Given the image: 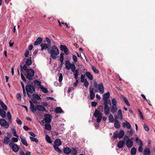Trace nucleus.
<instances>
[{
	"instance_id": "nucleus-24",
	"label": "nucleus",
	"mask_w": 155,
	"mask_h": 155,
	"mask_svg": "<svg viewBox=\"0 0 155 155\" xmlns=\"http://www.w3.org/2000/svg\"><path fill=\"white\" fill-rule=\"evenodd\" d=\"M124 142L123 140L120 141L118 143L117 147L119 148H122L124 145Z\"/></svg>"
},
{
	"instance_id": "nucleus-32",
	"label": "nucleus",
	"mask_w": 155,
	"mask_h": 155,
	"mask_svg": "<svg viewBox=\"0 0 155 155\" xmlns=\"http://www.w3.org/2000/svg\"><path fill=\"white\" fill-rule=\"evenodd\" d=\"M21 84L22 86V87L23 89V94L25 97L26 96V93L25 90V86L23 83L22 82H21Z\"/></svg>"
},
{
	"instance_id": "nucleus-33",
	"label": "nucleus",
	"mask_w": 155,
	"mask_h": 155,
	"mask_svg": "<svg viewBox=\"0 0 155 155\" xmlns=\"http://www.w3.org/2000/svg\"><path fill=\"white\" fill-rule=\"evenodd\" d=\"M45 128L46 129L50 130L51 129V126L49 123H46L45 125Z\"/></svg>"
},
{
	"instance_id": "nucleus-49",
	"label": "nucleus",
	"mask_w": 155,
	"mask_h": 155,
	"mask_svg": "<svg viewBox=\"0 0 155 155\" xmlns=\"http://www.w3.org/2000/svg\"><path fill=\"white\" fill-rule=\"evenodd\" d=\"M92 70L94 72V73H95L96 74H98L99 73V71L96 68H95L94 66H92Z\"/></svg>"
},
{
	"instance_id": "nucleus-42",
	"label": "nucleus",
	"mask_w": 155,
	"mask_h": 155,
	"mask_svg": "<svg viewBox=\"0 0 155 155\" xmlns=\"http://www.w3.org/2000/svg\"><path fill=\"white\" fill-rule=\"evenodd\" d=\"M25 63L27 66H30L32 64V61L31 59L28 58L26 61Z\"/></svg>"
},
{
	"instance_id": "nucleus-45",
	"label": "nucleus",
	"mask_w": 155,
	"mask_h": 155,
	"mask_svg": "<svg viewBox=\"0 0 155 155\" xmlns=\"http://www.w3.org/2000/svg\"><path fill=\"white\" fill-rule=\"evenodd\" d=\"M71 154L73 155H76L77 153V150H76L74 148H72L71 149Z\"/></svg>"
},
{
	"instance_id": "nucleus-20",
	"label": "nucleus",
	"mask_w": 155,
	"mask_h": 155,
	"mask_svg": "<svg viewBox=\"0 0 155 155\" xmlns=\"http://www.w3.org/2000/svg\"><path fill=\"white\" fill-rule=\"evenodd\" d=\"M114 126L116 128H119L120 127V123L116 119H115L114 122Z\"/></svg>"
},
{
	"instance_id": "nucleus-54",
	"label": "nucleus",
	"mask_w": 155,
	"mask_h": 155,
	"mask_svg": "<svg viewBox=\"0 0 155 155\" xmlns=\"http://www.w3.org/2000/svg\"><path fill=\"white\" fill-rule=\"evenodd\" d=\"M7 117L8 119L10 121H11V115L10 112H8L7 114Z\"/></svg>"
},
{
	"instance_id": "nucleus-26",
	"label": "nucleus",
	"mask_w": 155,
	"mask_h": 155,
	"mask_svg": "<svg viewBox=\"0 0 155 155\" xmlns=\"http://www.w3.org/2000/svg\"><path fill=\"white\" fill-rule=\"evenodd\" d=\"M0 114L3 118H5L6 117V112L2 109H0Z\"/></svg>"
},
{
	"instance_id": "nucleus-2",
	"label": "nucleus",
	"mask_w": 155,
	"mask_h": 155,
	"mask_svg": "<svg viewBox=\"0 0 155 155\" xmlns=\"http://www.w3.org/2000/svg\"><path fill=\"white\" fill-rule=\"evenodd\" d=\"M27 85L25 86V89L27 93H29L30 94H32L35 91V86L32 84H27Z\"/></svg>"
},
{
	"instance_id": "nucleus-64",
	"label": "nucleus",
	"mask_w": 155,
	"mask_h": 155,
	"mask_svg": "<svg viewBox=\"0 0 155 155\" xmlns=\"http://www.w3.org/2000/svg\"><path fill=\"white\" fill-rule=\"evenodd\" d=\"M17 99L18 100L20 101L21 98V96L20 94H17Z\"/></svg>"
},
{
	"instance_id": "nucleus-17",
	"label": "nucleus",
	"mask_w": 155,
	"mask_h": 155,
	"mask_svg": "<svg viewBox=\"0 0 155 155\" xmlns=\"http://www.w3.org/2000/svg\"><path fill=\"white\" fill-rule=\"evenodd\" d=\"M117 110V106H112L110 108V111L113 114L116 113Z\"/></svg>"
},
{
	"instance_id": "nucleus-55",
	"label": "nucleus",
	"mask_w": 155,
	"mask_h": 155,
	"mask_svg": "<svg viewBox=\"0 0 155 155\" xmlns=\"http://www.w3.org/2000/svg\"><path fill=\"white\" fill-rule=\"evenodd\" d=\"M143 145H140L138 148V150L140 152H142L143 150V148L142 147Z\"/></svg>"
},
{
	"instance_id": "nucleus-59",
	"label": "nucleus",
	"mask_w": 155,
	"mask_h": 155,
	"mask_svg": "<svg viewBox=\"0 0 155 155\" xmlns=\"http://www.w3.org/2000/svg\"><path fill=\"white\" fill-rule=\"evenodd\" d=\"M84 86L86 87H87L89 85L88 82L87 81V80H85V81H84Z\"/></svg>"
},
{
	"instance_id": "nucleus-22",
	"label": "nucleus",
	"mask_w": 155,
	"mask_h": 155,
	"mask_svg": "<svg viewBox=\"0 0 155 155\" xmlns=\"http://www.w3.org/2000/svg\"><path fill=\"white\" fill-rule=\"evenodd\" d=\"M54 143L56 146H59L61 144V141L60 139H57L55 140Z\"/></svg>"
},
{
	"instance_id": "nucleus-19",
	"label": "nucleus",
	"mask_w": 155,
	"mask_h": 155,
	"mask_svg": "<svg viewBox=\"0 0 155 155\" xmlns=\"http://www.w3.org/2000/svg\"><path fill=\"white\" fill-rule=\"evenodd\" d=\"M42 39L41 38L39 37L36 39V41L34 43L35 45H37L40 44L42 41Z\"/></svg>"
},
{
	"instance_id": "nucleus-23",
	"label": "nucleus",
	"mask_w": 155,
	"mask_h": 155,
	"mask_svg": "<svg viewBox=\"0 0 155 155\" xmlns=\"http://www.w3.org/2000/svg\"><path fill=\"white\" fill-rule=\"evenodd\" d=\"M37 109L40 111H45L46 110L45 107L41 105H37Z\"/></svg>"
},
{
	"instance_id": "nucleus-6",
	"label": "nucleus",
	"mask_w": 155,
	"mask_h": 155,
	"mask_svg": "<svg viewBox=\"0 0 155 155\" xmlns=\"http://www.w3.org/2000/svg\"><path fill=\"white\" fill-rule=\"evenodd\" d=\"M73 66L75 67V64L73 63H71L69 60H67L65 62V67L67 69L69 70L73 69Z\"/></svg>"
},
{
	"instance_id": "nucleus-7",
	"label": "nucleus",
	"mask_w": 155,
	"mask_h": 155,
	"mask_svg": "<svg viewBox=\"0 0 155 155\" xmlns=\"http://www.w3.org/2000/svg\"><path fill=\"white\" fill-rule=\"evenodd\" d=\"M0 124L1 126L4 127L5 128H8L9 127V124L8 122L4 119H0Z\"/></svg>"
},
{
	"instance_id": "nucleus-15",
	"label": "nucleus",
	"mask_w": 155,
	"mask_h": 155,
	"mask_svg": "<svg viewBox=\"0 0 155 155\" xmlns=\"http://www.w3.org/2000/svg\"><path fill=\"white\" fill-rule=\"evenodd\" d=\"M63 151L64 153L67 155H68L71 152V149L68 147H64Z\"/></svg>"
},
{
	"instance_id": "nucleus-31",
	"label": "nucleus",
	"mask_w": 155,
	"mask_h": 155,
	"mask_svg": "<svg viewBox=\"0 0 155 155\" xmlns=\"http://www.w3.org/2000/svg\"><path fill=\"white\" fill-rule=\"evenodd\" d=\"M121 97L123 99L124 102L128 106H130V105L127 99L122 95H121Z\"/></svg>"
},
{
	"instance_id": "nucleus-38",
	"label": "nucleus",
	"mask_w": 155,
	"mask_h": 155,
	"mask_svg": "<svg viewBox=\"0 0 155 155\" xmlns=\"http://www.w3.org/2000/svg\"><path fill=\"white\" fill-rule=\"evenodd\" d=\"M20 67L21 71V72H23V70L25 71H27V70L28 69H27V67L25 64L23 66H22V65H20Z\"/></svg>"
},
{
	"instance_id": "nucleus-18",
	"label": "nucleus",
	"mask_w": 155,
	"mask_h": 155,
	"mask_svg": "<svg viewBox=\"0 0 155 155\" xmlns=\"http://www.w3.org/2000/svg\"><path fill=\"white\" fill-rule=\"evenodd\" d=\"M110 110V108L108 106H104V113L106 115L109 114Z\"/></svg>"
},
{
	"instance_id": "nucleus-51",
	"label": "nucleus",
	"mask_w": 155,
	"mask_h": 155,
	"mask_svg": "<svg viewBox=\"0 0 155 155\" xmlns=\"http://www.w3.org/2000/svg\"><path fill=\"white\" fill-rule=\"evenodd\" d=\"M63 53H61L60 54V61L61 62V64L63 62L64 57L63 56Z\"/></svg>"
},
{
	"instance_id": "nucleus-28",
	"label": "nucleus",
	"mask_w": 155,
	"mask_h": 155,
	"mask_svg": "<svg viewBox=\"0 0 155 155\" xmlns=\"http://www.w3.org/2000/svg\"><path fill=\"white\" fill-rule=\"evenodd\" d=\"M86 76L90 80H92L93 79V77L91 74L89 72H87L85 73Z\"/></svg>"
},
{
	"instance_id": "nucleus-21",
	"label": "nucleus",
	"mask_w": 155,
	"mask_h": 155,
	"mask_svg": "<svg viewBox=\"0 0 155 155\" xmlns=\"http://www.w3.org/2000/svg\"><path fill=\"white\" fill-rule=\"evenodd\" d=\"M122 125L124 127H125L126 126V127L128 129L131 128V125L127 121H126L125 123L124 122L123 123Z\"/></svg>"
},
{
	"instance_id": "nucleus-10",
	"label": "nucleus",
	"mask_w": 155,
	"mask_h": 155,
	"mask_svg": "<svg viewBox=\"0 0 155 155\" xmlns=\"http://www.w3.org/2000/svg\"><path fill=\"white\" fill-rule=\"evenodd\" d=\"M60 49L62 51H63L66 55L68 54L69 51L67 47L65 45H61Z\"/></svg>"
},
{
	"instance_id": "nucleus-29",
	"label": "nucleus",
	"mask_w": 155,
	"mask_h": 155,
	"mask_svg": "<svg viewBox=\"0 0 155 155\" xmlns=\"http://www.w3.org/2000/svg\"><path fill=\"white\" fill-rule=\"evenodd\" d=\"M110 96V93L109 92H107L106 93L104 94L103 95V99L107 100V99L109 98Z\"/></svg>"
},
{
	"instance_id": "nucleus-16",
	"label": "nucleus",
	"mask_w": 155,
	"mask_h": 155,
	"mask_svg": "<svg viewBox=\"0 0 155 155\" xmlns=\"http://www.w3.org/2000/svg\"><path fill=\"white\" fill-rule=\"evenodd\" d=\"M40 46L41 47V51H43L45 49H47V51H48V49H50L48 48V45L46 43L44 44H41L40 45Z\"/></svg>"
},
{
	"instance_id": "nucleus-37",
	"label": "nucleus",
	"mask_w": 155,
	"mask_h": 155,
	"mask_svg": "<svg viewBox=\"0 0 155 155\" xmlns=\"http://www.w3.org/2000/svg\"><path fill=\"white\" fill-rule=\"evenodd\" d=\"M109 116L108 117L109 120L111 123H113L114 121V119L112 115L110 113L109 114Z\"/></svg>"
},
{
	"instance_id": "nucleus-39",
	"label": "nucleus",
	"mask_w": 155,
	"mask_h": 155,
	"mask_svg": "<svg viewBox=\"0 0 155 155\" xmlns=\"http://www.w3.org/2000/svg\"><path fill=\"white\" fill-rule=\"evenodd\" d=\"M58 146H56L55 145H53V147L54 150L58 152L59 153H61L62 151L58 147Z\"/></svg>"
},
{
	"instance_id": "nucleus-13",
	"label": "nucleus",
	"mask_w": 155,
	"mask_h": 155,
	"mask_svg": "<svg viewBox=\"0 0 155 155\" xmlns=\"http://www.w3.org/2000/svg\"><path fill=\"white\" fill-rule=\"evenodd\" d=\"M20 138L22 144L26 146H28V144L25 137L22 136V135H21L20 136Z\"/></svg>"
},
{
	"instance_id": "nucleus-53",
	"label": "nucleus",
	"mask_w": 155,
	"mask_h": 155,
	"mask_svg": "<svg viewBox=\"0 0 155 155\" xmlns=\"http://www.w3.org/2000/svg\"><path fill=\"white\" fill-rule=\"evenodd\" d=\"M118 132H114L113 133V137L114 139H115L117 137H118Z\"/></svg>"
},
{
	"instance_id": "nucleus-62",
	"label": "nucleus",
	"mask_w": 155,
	"mask_h": 155,
	"mask_svg": "<svg viewBox=\"0 0 155 155\" xmlns=\"http://www.w3.org/2000/svg\"><path fill=\"white\" fill-rule=\"evenodd\" d=\"M73 60L75 62H76L77 61V58L75 55H73L72 56Z\"/></svg>"
},
{
	"instance_id": "nucleus-41",
	"label": "nucleus",
	"mask_w": 155,
	"mask_h": 155,
	"mask_svg": "<svg viewBox=\"0 0 155 155\" xmlns=\"http://www.w3.org/2000/svg\"><path fill=\"white\" fill-rule=\"evenodd\" d=\"M90 98L91 100H93L95 97V94L94 91H91L90 92Z\"/></svg>"
},
{
	"instance_id": "nucleus-30",
	"label": "nucleus",
	"mask_w": 155,
	"mask_h": 155,
	"mask_svg": "<svg viewBox=\"0 0 155 155\" xmlns=\"http://www.w3.org/2000/svg\"><path fill=\"white\" fill-rule=\"evenodd\" d=\"M124 135V132L122 130H121L118 134V137L119 139L122 138Z\"/></svg>"
},
{
	"instance_id": "nucleus-60",
	"label": "nucleus",
	"mask_w": 155,
	"mask_h": 155,
	"mask_svg": "<svg viewBox=\"0 0 155 155\" xmlns=\"http://www.w3.org/2000/svg\"><path fill=\"white\" fill-rule=\"evenodd\" d=\"M97 102L95 101H93L91 103V106L94 107H95L97 106Z\"/></svg>"
},
{
	"instance_id": "nucleus-40",
	"label": "nucleus",
	"mask_w": 155,
	"mask_h": 155,
	"mask_svg": "<svg viewBox=\"0 0 155 155\" xmlns=\"http://www.w3.org/2000/svg\"><path fill=\"white\" fill-rule=\"evenodd\" d=\"M118 116L119 117L120 120H122L123 118L122 114V113L121 110L119 109L117 112Z\"/></svg>"
},
{
	"instance_id": "nucleus-1",
	"label": "nucleus",
	"mask_w": 155,
	"mask_h": 155,
	"mask_svg": "<svg viewBox=\"0 0 155 155\" xmlns=\"http://www.w3.org/2000/svg\"><path fill=\"white\" fill-rule=\"evenodd\" d=\"M48 52L50 54L52 58L55 59L57 58V55L59 54V51L57 47L55 45L52 46L51 49H48Z\"/></svg>"
},
{
	"instance_id": "nucleus-47",
	"label": "nucleus",
	"mask_w": 155,
	"mask_h": 155,
	"mask_svg": "<svg viewBox=\"0 0 155 155\" xmlns=\"http://www.w3.org/2000/svg\"><path fill=\"white\" fill-rule=\"evenodd\" d=\"M33 96L34 98L36 99L37 100H38L41 99L40 97L38 94H33Z\"/></svg>"
},
{
	"instance_id": "nucleus-4",
	"label": "nucleus",
	"mask_w": 155,
	"mask_h": 155,
	"mask_svg": "<svg viewBox=\"0 0 155 155\" xmlns=\"http://www.w3.org/2000/svg\"><path fill=\"white\" fill-rule=\"evenodd\" d=\"M27 75L26 78L29 80H32L33 79L32 77L34 75L35 71L31 69H28L27 71Z\"/></svg>"
},
{
	"instance_id": "nucleus-9",
	"label": "nucleus",
	"mask_w": 155,
	"mask_h": 155,
	"mask_svg": "<svg viewBox=\"0 0 155 155\" xmlns=\"http://www.w3.org/2000/svg\"><path fill=\"white\" fill-rule=\"evenodd\" d=\"M73 68L71 69L72 71L74 73V78L76 79H78V77L79 75V71L78 70H76V67L73 66Z\"/></svg>"
},
{
	"instance_id": "nucleus-43",
	"label": "nucleus",
	"mask_w": 155,
	"mask_h": 155,
	"mask_svg": "<svg viewBox=\"0 0 155 155\" xmlns=\"http://www.w3.org/2000/svg\"><path fill=\"white\" fill-rule=\"evenodd\" d=\"M135 140L136 143L139 145V146L140 145H143L142 141L138 137L136 138Z\"/></svg>"
},
{
	"instance_id": "nucleus-35",
	"label": "nucleus",
	"mask_w": 155,
	"mask_h": 155,
	"mask_svg": "<svg viewBox=\"0 0 155 155\" xmlns=\"http://www.w3.org/2000/svg\"><path fill=\"white\" fill-rule=\"evenodd\" d=\"M137 150L134 147H133L130 151V153L132 155H135L136 153Z\"/></svg>"
},
{
	"instance_id": "nucleus-61",
	"label": "nucleus",
	"mask_w": 155,
	"mask_h": 155,
	"mask_svg": "<svg viewBox=\"0 0 155 155\" xmlns=\"http://www.w3.org/2000/svg\"><path fill=\"white\" fill-rule=\"evenodd\" d=\"M104 100V106H108V101L107 100H106L105 99H103Z\"/></svg>"
},
{
	"instance_id": "nucleus-58",
	"label": "nucleus",
	"mask_w": 155,
	"mask_h": 155,
	"mask_svg": "<svg viewBox=\"0 0 155 155\" xmlns=\"http://www.w3.org/2000/svg\"><path fill=\"white\" fill-rule=\"evenodd\" d=\"M13 134H14V135L16 137H18V136L16 134V132L15 130L13 129L12 131Z\"/></svg>"
},
{
	"instance_id": "nucleus-11",
	"label": "nucleus",
	"mask_w": 155,
	"mask_h": 155,
	"mask_svg": "<svg viewBox=\"0 0 155 155\" xmlns=\"http://www.w3.org/2000/svg\"><path fill=\"white\" fill-rule=\"evenodd\" d=\"M98 89L100 92L102 94H103L104 92V87L102 83L99 84L97 85V87Z\"/></svg>"
},
{
	"instance_id": "nucleus-5",
	"label": "nucleus",
	"mask_w": 155,
	"mask_h": 155,
	"mask_svg": "<svg viewBox=\"0 0 155 155\" xmlns=\"http://www.w3.org/2000/svg\"><path fill=\"white\" fill-rule=\"evenodd\" d=\"M10 147L11 148L12 150L15 152H17L19 149V147L16 144H14V143H10L9 144Z\"/></svg>"
},
{
	"instance_id": "nucleus-46",
	"label": "nucleus",
	"mask_w": 155,
	"mask_h": 155,
	"mask_svg": "<svg viewBox=\"0 0 155 155\" xmlns=\"http://www.w3.org/2000/svg\"><path fill=\"white\" fill-rule=\"evenodd\" d=\"M40 88L41 89V90L43 92L45 93H48V90L42 86L40 87Z\"/></svg>"
},
{
	"instance_id": "nucleus-34",
	"label": "nucleus",
	"mask_w": 155,
	"mask_h": 155,
	"mask_svg": "<svg viewBox=\"0 0 155 155\" xmlns=\"http://www.w3.org/2000/svg\"><path fill=\"white\" fill-rule=\"evenodd\" d=\"M55 112L56 113H61L62 112V110L60 107H57L55 110Z\"/></svg>"
},
{
	"instance_id": "nucleus-27",
	"label": "nucleus",
	"mask_w": 155,
	"mask_h": 155,
	"mask_svg": "<svg viewBox=\"0 0 155 155\" xmlns=\"http://www.w3.org/2000/svg\"><path fill=\"white\" fill-rule=\"evenodd\" d=\"M143 152V155H150V150L148 148H147L144 149Z\"/></svg>"
},
{
	"instance_id": "nucleus-14",
	"label": "nucleus",
	"mask_w": 155,
	"mask_h": 155,
	"mask_svg": "<svg viewBox=\"0 0 155 155\" xmlns=\"http://www.w3.org/2000/svg\"><path fill=\"white\" fill-rule=\"evenodd\" d=\"M126 145L127 147L131 148L133 146V142L131 139H128L127 141Z\"/></svg>"
},
{
	"instance_id": "nucleus-44",
	"label": "nucleus",
	"mask_w": 155,
	"mask_h": 155,
	"mask_svg": "<svg viewBox=\"0 0 155 155\" xmlns=\"http://www.w3.org/2000/svg\"><path fill=\"white\" fill-rule=\"evenodd\" d=\"M30 139L31 141H34L36 143H37L38 142V139L34 137H30Z\"/></svg>"
},
{
	"instance_id": "nucleus-50",
	"label": "nucleus",
	"mask_w": 155,
	"mask_h": 155,
	"mask_svg": "<svg viewBox=\"0 0 155 155\" xmlns=\"http://www.w3.org/2000/svg\"><path fill=\"white\" fill-rule=\"evenodd\" d=\"M111 102L113 104L112 106H117V101L115 98H113L112 99Z\"/></svg>"
},
{
	"instance_id": "nucleus-63",
	"label": "nucleus",
	"mask_w": 155,
	"mask_h": 155,
	"mask_svg": "<svg viewBox=\"0 0 155 155\" xmlns=\"http://www.w3.org/2000/svg\"><path fill=\"white\" fill-rule=\"evenodd\" d=\"M21 79H22V80L24 81L25 82L26 81V79H25V78L23 74L22 73H21Z\"/></svg>"
},
{
	"instance_id": "nucleus-48",
	"label": "nucleus",
	"mask_w": 155,
	"mask_h": 155,
	"mask_svg": "<svg viewBox=\"0 0 155 155\" xmlns=\"http://www.w3.org/2000/svg\"><path fill=\"white\" fill-rule=\"evenodd\" d=\"M46 139V141L49 143H52V142L50 138L47 135H46L45 137Z\"/></svg>"
},
{
	"instance_id": "nucleus-3",
	"label": "nucleus",
	"mask_w": 155,
	"mask_h": 155,
	"mask_svg": "<svg viewBox=\"0 0 155 155\" xmlns=\"http://www.w3.org/2000/svg\"><path fill=\"white\" fill-rule=\"evenodd\" d=\"M94 115L95 117L97 118V122L99 123L101 121L102 117V113L99 110L96 109L94 114Z\"/></svg>"
},
{
	"instance_id": "nucleus-8",
	"label": "nucleus",
	"mask_w": 155,
	"mask_h": 155,
	"mask_svg": "<svg viewBox=\"0 0 155 155\" xmlns=\"http://www.w3.org/2000/svg\"><path fill=\"white\" fill-rule=\"evenodd\" d=\"M52 116L48 114H46L45 115L44 120L46 123H50L51 122Z\"/></svg>"
},
{
	"instance_id": "nucleus-57",
	"label": "nucleus",
	"mask_w": 155,
	"mask_h": 155,
	"mask_svg": "<svg viewBox=\"0 0 155 155\" xmlns=\"http://www.w3.org/2000/svg\"><path fill=\"white\" fill-rule=\"evenodd\" d=\"M143 127L145 130L146 131H148L149 130V128L148 126L146 125V124H144L143 125Z\"/></svg>"
},
{
	"instance_id": "nucleus-12",
	"label": "nucleus",
	"mask_w": 155,
	"mask_h": 155,
	"mask_svg": "<svg viewBox=\"0 0 155 155\" xmlns=\"http://www.w3.org/2000/svg\"><path fill=\"white\" fill-rule=\"evenodd\" d=\"M29 102L30 104V109L32 112L34 113L36 110L37 109L35 107L31 101H29Z\"/></svg>"
},
{
	"instance_id": "nucleus-56",
	"label": "nucleus",
	"mask_w": 155,
	"mask_h": 155,
	"mask_svg": "<svg viewBox=\"0 0 155 155\" xmlns=\"http://www.w3.org/2000/svg\"><path fill=\"white\" fill-rule=\"evenodd\" d=\"M63 76L61 73H60L59 76L58 78V81L59 82H61L62 80Z\"/></svg>"
},
{
	"instance_id": "nucleus-52",
	"label": "nucleus",
	"mask_w": 155,
	"mask_h": 155,
	"mask_svg": "<svg viewBox=\"0 0 155 155\" xmlns=\"http://www.w3.org/2000/svg\"><path fill=\"white\" fill-rule=\"evenodd\" d=\"M84 78L85 76L83 74H81V82H84V81H85V80H87L85 79Z\"/></svg>"
},
{
	"instance_id": "nucleus-36",
	"label": "nucleus",
	"mask_w": 155,
	"mask_h": 155,
	"mask_svg": "<svg viewBox=\"0 0 155 155\" xmlns=\"http://www.w3.org/2000/svg\"><path fill=\"white\" fill-rule=\"evenodd\" d=\"M9 140L10 139H9L8 137H5L3 140L4 143L5 144H8Z\"/></svg>"
},
{
	"instance_id": "nucleus-25",
	"label": "nucleus",
	"mask_w": 155,
	"mask_h": 155,
	"mask_svg": "<svg viewBox=\"0 0 155 155\" xmlns=\"http://www.w3.org/2000/svg\"><path fill=\"white\" fill-rule=\"evenodd\" d=\"M0 104L2 106V108L5 110H7V106L0 100Z\"/></svg>"
}]
</instances>
